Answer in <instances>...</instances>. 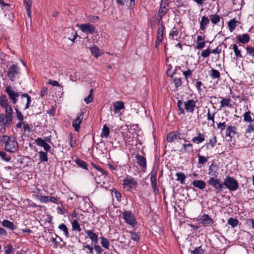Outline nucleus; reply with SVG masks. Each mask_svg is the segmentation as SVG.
<instances>
[{
    "label": "nucleus",
    "instance_id": "1",
    "mask_svg": "<svg viewBox=\"0 0 254 254\" xmlns=\"http://www.w3.org/2000/svg\"><path fill=\"white\" fill-rule=\"evenodd\" d=\"M223 187L225 186L230 191H235L239 187L237 180L232 177L226 176L223 183Z\"/></svg>",
    "mask_w": 254,
    "mask_h": 254
},
{
    "label": "nucleus",
    "instance_id": "2",
    "mask_svg": "<svg viewBox=\"0 0 254 254\" xmlns=\"http://www.w3.org/2000/svg\"><path fill=\"white\" fill-rule=\"evenodd\" d=\"M207 183L215 189L217 193L220 192L223 190V183H221V180L219 179L211 177L208 181Z\"/></svg>",
    "mask_w": 254,
    "mask_h": 254
},
{
    "label": "nucleus",
    "instance_id": "3",
    "mask_svg": "<svg viewBox=\"0 0 254 254\" xmlns=\"http://www.w3.org/2000/svg\"><path fill=\"white\" fill-rule=\"evenodd\" d=\"M19 72V69L17 64H13L8 68L7 76L11 81H14L15 76Z\"/></svg>",
    "mask_w": 254,
    "mask_h": 254
},
{
    "label": "nucleus",
    "instance_id": "4",
    "mask_svg": "<svg viewBox=\"0 0 254 254\" xmlns=\"http://www.w3.org/2000/svg\"><path fill=\"white\" fill-rule=\"evenodd\" d=\"M123 218L126 221V222L130 225L131 226L134 227L136 224L137 222L133 214L130 211H124L123 213Z\"/></svg>",
    "mask_w": 254,
    "mask_h": 254
},
{
    "label": "nucleus",
    "instance_id": "5",
    "mask_svg": "<svg viewBox=\"0 0 254 254\" xmlns=\"http://www.w3.org/2000/svg\"><path fill=\"white\" fill-rule=\"evenodd\" d=\"M77 26L86 34H93L95 31V27L90 23L77 24Z\"/></svg>",
    "mask_w": 254,
    "mask_h": 254
},
{
    "label": "nucleus",
    "instance_id": "6",
    "mask_svg": "<svg viewBox=\"0 0 254 254\" xmlns=\"http://www.w3.org/2000/svg\"><path fill=\"white\" fill-rule=\"evenodd\" d=\"M5 149L10 152H14L17 150V142L15 140H12L11 138L8 137L7 141L5 143Z\"/></svg>",
    "mask_w": 254,
    "mask_h": 254
},
{
    "label": "nucleus",
    "instance_id": "7",
    "mask_svg": "<svg viewBox=\"0 0 254 254\" xmlns=\"http://www.w3.org/2000/svg\"><path fill=\"white\" fill-rule=\"evenodd\" d=\"M5 91L7 93L9 98L12 101V102L15 104L17 101V98L19 96V93L14 91L10 86L6 87Z\"/></svg>",
    "mask_w": 254,
    "mask_h": 254
},
{
    "label": "nucleus",
    "instance_id": "8",
    "mask_svg": "<svg viewBox=\"0 0 254 254\" xmlns=\"http://www.w3.org/2000/svg\"><path fill=\"white\" fill-rule=\"evenodd\" d=\"M84 116V112H80L77 115L75 119L72 121V125L76 131H78L80 128V124L81 123Z\"/></svg>",
    "mask_w": 254,
    "mask_h": 254
},
{
    "label": "nucleus",
    "instance_id": "9",
    "mask_svg": "<svg viewBox=\"0 0 254 254\" xmlns=\"http://www.w3.org/2000/svg\"><path fill=\"white\" fill-rule=\"evenodd\" d=\"M31 101L30 96L26 93H23L20 96V106H24V109L26 110L29 107Z\"/></svg>",
    "mask_w": 254,
    "mask_h": 254
},
{
    "label": "nucleus",
    "instance_id": "10",
    "mask_svg": "<svg viewBox=\"0 0 254 254\" xmlns=\"http://www.w3.org/2000/svg\"><path fill=\"white\" fill-rule=\"evenodd\" d=\"M199 221L202 225L204 227L211 226L214 224L213 219L208 214H204L202 215L200 217Z\"/></svg>",
    "mask_w": 254,
    "mask_h": 254
},
{
    "label": "nucleus",
    "instance_id": "11",
    "mask_svg": "<svg viewBox=\"0 0 254 254\" xmlns=\"http://www.w3.org/2000/svg\"><path fill=\"white\" fill-rule=\"evenodd\" d=\"M36 197L41 202L47 203L49 202H52L55 203H57L58 201L57 198L50 196H43L41 195H36Z\"/></svg>",
    "mask_w": 254,
    "mask_h": 254
},
{
    "label": "nucleus",
    "instance_id": "12",
    "mask_svg": "<svg viewBox=\"0 0 254 254\" xmlns=\"http://www.w3.org/2000/svg\"><path fill=\"white\" fill-rule=\"evenodd\" d=\"M35 142L37 145L43 147L44 150L46 152L50 151L51 146L42 138H37L35 139Z\"/></svg>",
    "mask_w": 254,
    "mask_h": 254
},
{
    "label": "nucleus",
    "instance_id": "13",
    "mask_svg": "<svg viewBox=\"0 0 254 254\" xmlns=\"http://www.w3.org/2000/svg\"><path fill=\"white\" fill-rule=\"evenodd\" d=\"M185 109L187 112L193 113L195 107V102L193 99H190L185 103Z\"/></svg>",
    "mask_w": 254,
    "mask_h": 254
},
{
    "label": "nucleus",
    "instance_id": "14",
    "mask_svg": "<svg viewBox=\"0 0 254 254\" xmlns=\"http://www.w3.org/2000/svg\"><path fill=\"white\" fill-rule=\"evenodd\" d=\"M5 112V121L7 125H10L13 119L12 110L10 106L4 108Z\"/></svg>",
    "mask_w": 254,
    "mask_h": 254
},
{
    "label": "nucleus",
    "instance_id": "15",
    "mask_svg": "<svg viewBox=\"0 0 254 254\" xmlns=\"http://www.w3.org/2000/svg\"><path fill=\"white\" fill-rule=\"evenodd\" d=\"M135 158L137 164L143 169H146L147 166V162L145 157L139 154H136L135 155Z\"/></svg>",
    "mask_w": 254,
    "mask_h": 254
},
{
    "label": "nucleus",
    "instance_id": "16",
    "mask_svg": "<svg viewBox=\"0 0 254 254\" xmlns=\"http://www.w3.org/2000/svg\"><path fill=\"white\" fill-rule=\"evenodd\" d=\"M180 133L178 131H172L168 134L167 140L168 142H172L177 139H181Z\"/></svg>",
    "mask_w": 254,
    "mask_h": 254
},
{
    "label": "nucleus",
    "instance_id": "17",
    "mask_svg": "<svg viewBox=\"0 0 254 254\" xmlns=\"http://www.w3.org/2000/svg\"><path fill=\"white\" fill-rule=\"evenodd\" d=\"M150 181L151 186L155 193L158 192L159 190L157 187L156 172H151L150 174Z\"/></svg>",
    "mask_w": 254,
    "mask_h": 254
},
{
    "label": "nucleus",
    "instance_id": "18",
    "mask_svg": "<svg viewBox=\"0 0 254 254\" xmlns=\"http://www.w3.org/2000/svg\"><path fill=\"white\" fill-rule=\"evenodd\" d=\"M114 112L115 113H119L125 108L124 103L121 101H116L113 104Z\"/></svg>",
    "mask_w": 254,
    "mask_h": 254
},
{
    "label": "nucleus",
    "instance_id": "19",
    "mask_svg": "<svg viewBox=\"0 0 254 254\" xmlns=\"http://www.w3.org/2000/svg\"><path fill=\"white\" fill-rule=\"evenodd\" d=\"M236 127L235 126H229L226 129L225 135L231 139L236 134Z\"/></svg>",
    "mask_w": 254,
    "mask_h": 254
},
{
    "label": "nucleus",
    "instance_id": "20",
    "mask_svg": "<svg viewBox=\"0 0 254 254\" xmlns=\"http://www.w3.org/2000/svg\"><path fill=\"white\" fill-rule=\"evenodd\" d=\"M205 136L204 133L198 132L197 133V136L193 137L191 140L194 143L199 144L205 140Z\"/></svg>",
    "mask_w": 254,
    "mask_h": 254
},
{
    "label": "nucleus",
    "instance_id": "21",
    "mask_svg": "<svg viewBox=\"0 0 254 254\" xmlns=\"http://www.w3.org/2000/svg\"><path fill=\"white\" fill-rule=\"evenodd\" d=\"M209 23V20L206 16H203L201 17L200 22V29L202 31H205L206 28Z\"/></svg>",
    "mask_w": 254,
    "mask_h": 254
},
{
    "label": "nucleus",
    "instance_id": "22",
    "mask_svg": "<svg viewBox=\"0 0 254 254\" xmlns=\"http://www.w3.org/2000/svg\"><path fill=\"white\" fill-rule=\"evenodd\" d=\"M193 187H196L200 190H203L206 188V183L202 180H194L192 182Z\"/></svg>",
    "mask_w": 254,
    "mask_h": 254
},
{
    "label": "nucleus",
    "instance_id": "23",
    "mask_svg": "<svg viewBox=\"0 0 254 254\" xmlns=\"http://www.w3.org/2000/svg\"><path fill=\"white\" fill-rule=\"evenodd\" d=\"M208 174L212 177L216 178L218 175L217 172V166L214 164H212L208 169Z\"/></svg>",
    "mask_w": 254,
    "mask_h": 254
},
{
    "label": "nucleus",
    "instance_id": "24",
    "mask_svg": "<svg viewBox=\"0 0 254 254\" xmlns=\"http://www.w3.org/2000/svg\"><path fill=\"white\" fill-rule=\"evenodd\" d=\"M1 225L3 227L12 231H13L16 229V226L14 225L13 223L8 220H3L1 222Z\"/></svg>",
    "mask_w": 254,
    "mask_h": 254
},
{
    "label": "nucleus",
    "instance_id": "25",
    "mask_svg": "<svg viewBox=\"0 0 254 254\" xmlns=\"http://www.w3.org/2000/svg\"><path fill=\"white\" fill-rule=\"evenodd\" d=\"M85 232L92 242L95 244H97L98 243V235L91 230H87Z\"/></svg>",
    "mask_w": 254,
    "mask_h": 254
},
{
    "label": "nucleus",
    "instance_id": "26",
    "mask_svg": "<svg viewBox=\"0 0 254 254\" xmlns=\"http://www.w3.org/2000/svg\"><path fill=\"white\" fill-rule=\"evenodd\" d=\"M184 141L185 142H188V141H187L186 139H184ZM182 150H183L184 152L187 153L193 152L192 144L190 143L189 141L188 143L183 144L182 145Z\"/></svg>",
    "mask_w": 254,
    "mask_h": 254
},
{
    "label": "nucleus",
    "instance_id": "27",
    "mask_svg": "<svg viewBox=\"0 0 254 254\" xmlns=\"http://www.w3.org/2000/svg\"><path fill=\"white\" fill-rule=\"evenodd\" d=\"M239 22L236 20V18H233L230 20L228 22V26L229 27V29L231 32H232L236 27L239 24Z\"/></svg>",
    "mask_w": 254,
    "mask_h": 254
},
{
    "label": "nucleus",
    "instance_id": "28",
    "mask_svg": "<svg viewBox=\"0 0 254 254\" xmlns=\"http://www.w3.org/2000/svg\"><path fill=\"white\" fill-rule=\"evenodd\" d=\"M209 74L212 79H220V73L218 70L212 68L211 70H210L209 71Z\"/></svg>",
    "mask_w": 254,
    "mask_h": 254
},
{
    "label": "nucleus",
    "instance_id": "29",
    "mask_svg": "<svg viewBox=\"0 0 254 254\" xmlns=\"http://www.w3.org/2000/svg\"><path fill=\"white\" fill-rule=\"evenodd\" d=\"M237 39L238 41L242 44L247 43L250 41V37L247 34L239 35L237 37Z\"/></svg>",
    "mask_w": 254,
    "mask_h": 254
},
{
    "label": "nucleus",
    "instance_id": "30",
    "mask_svg": "<svg viewBox=\"0 0 254 254\" xmlns=\"http://www.w3.org/2000/svg\"><path fill=\"white\" fill-rule=\"evenodd\" d=\"M137 184L136 181L134 179H125L124 180V185L128 186L132 189Z\"/></svg>",
    "mask_w": 254,
    "mask_h": 254
},
{
    "label": "nucleus",
    "instance_id": "31",
    "mask_svg": "<svg viewBox=\"0 0 254 254\" xmlns=\"http://www.w3.org/2000/svg\"><path fill=\"white\" fill-rule=\"evenodd\" d=\"M39 159V160L41 162H47L48 160V155L46 152L40 151L38 152Z\"/></svg>",
    "mask_w": 254,
    "mask_h": 254
},
{
    "label": "nucleus",
    "instance_id": "32",
    "mask_svg": "<svg viewBox=\"0 0 254 254\" xmlns=\"http://www.w3.org/2000/svg\"><path fill=\"white\" fill-rule=\"evenodd\" d=\"M0 104L2 108L9 106L8 104L7 98L5 95H2L0 97Z\"/></svg>",
    "mask_w": 254,
    "mask_h": 254
},
{
    "label": "nucleus",
    "instance_id": "33",
    "mask_svg": "<svg viewBox=\"0 0 254 254\" xmlns=\"http://www.w3.org/2000/svg\"><path fill=\"white\" fill-rule=\"evenodd\" d=\"M231 101V99L230 98L225 99L222 98L220 102L221 108L224 107H232V105L230 104Z\"/></svg>",
    "mask_w": 254,
    "mask_h": 254
},
{
    "label": "nucleus",
    "instance_id": "34",
    "mask_svg": "<svg viewBox=\"0 0 254 254\" xmlns=\"http://www.w3.org/2000/svg\"><path fill=\"white\" fill-rule=\"evenodd\" d=\"M75 162L80 167L86 170L88 169L87 163L83 160L80 159V158H76L75 160Z\"/></svg>",
    "mask_w": 254,
    "mask_h": 254
},
{
    "label": "nucleus",
    "instance_id": "35",
    "mask_svg": "<svg viewBox=\"0 0 254 254\" xmlns=\"http://www.w3.org/2000/svg\"><path fill=\"white\" fill-rule=\"evenodd\" d=\"M72 225V229L73 231L80 232L81 229L80 228V226L78 223V222L76 220H74L71 222Z\"/></svg>",
    "mask_w": 254,
    "mask_h": 254
},
{
    "label": "nucleus",
    "instance_id": "36",
    "mask_svg": "<svg viewBox=\"0 0 254 254\" xmlns=\"http://www.w3.org/2000/svg\"><path fill=\"white\" fill-rule=\"evenodd\" d=\"M217 142L216 136H214L213 138L209 140V142L206 143L204 146H205L206 149H209V146H210L211 148H213Z\"/></svg>",
    "mask_w": 254,
    "mask_h": 254
},
{
    "label": "nucleus",
    "instance_id": "37",
    "mask_svg": "<svg viewBox=\"0 0 254 254\" xmlns=\"http://www.w3.org/2000/svg\"><path fill=\"white\" fill-rule=\"evenodd\" d=\"M209 17L211 22L214 24H217L220 21V17L217 14H212Z\"/></svg>",
    "mask_w": 254,
    "mask_h": 254
},
{
    "label": "nucleus",
    "instance_id": "38",
    "mask_svg": "<svg viewBox=\"0 0 254 254\" xmlns=\"http://www.w3.org/2000/svg\"><path fill=\"white\" fill-rule=\"evenodd\" d=\"M110 133V129L107 125H104L102 130L101 136L102 137H107Z\"/></svg>",
    "mask_w": 254,
    "mask_h": 254
},
{
    "label": "nucleus",
    "instance_id": "39",
    "mask_svg": "<svg viewBox=\"0 0 254 254\" xmlns=\"http://www.w3.org/2000/svg\"><path fill=\"white\" fill-rule=\"evenodd\" d=\"M59 228L60 230H61L64 232V234L67 238H68L69 237L68 228L64 224L62 223L60 224L59 226Z\"/></svg>",
    "mask_w": 254,
    "mask_h": 254
},
{
    "label": "nucleus",
    "instance_id": "40",
    "mask_svg": "<svg viewBox=\"0 0 254 254\" xmlns=\"http://www.w3.org/2000/svg\"><path fill=\"white\" fill-rule=\"evenodd\" d=\"M168 9L163 6H160L158 11V17L162 18L168 12Z\"/></svg>",
    "mask_w": 254,
    "mask_h": 254
},
{
    "label": "nucleus",
    "instance_id": "41",
    "mask_svg": "<svg viewBox=\"0 0 254 254\" xmlns=\"http://www.w3.org/2000/svg\"><path fill=\"white\" fill-rule=\"evenodd\" d=\"M233 49L234 50L235 55L237 59L242 58V55L241 54V50L238 49V47L237 45V44L233 45Z\"/></svg>",
    "mask_w": 254,
    "mask_h": 254
},
{
    "label": "nucleus",
    "instance_id": "42",
    "mask_svg": "<svg viewBox=\"0 0 254 254\" xmlns=\"http://www.w3.org/2000/svg\"><path fill=\"white\" fill-rule=\"evenodd\" d=\"M100 238L102 240L101 242L102 246L106 249H109L110 242L108 239L103 237H101Z\"/></svg>",
    "mask_w": 254,
    "mask_h": 254
},
{
    "label": "nucleus",
    "instance_id": "43",
    "mask_svg": "<svg viewBox=\"0 0 254 254\" xmlns=\"http://www.w3.org/2000/svg\"><path fill=\"white\" fill-rule=\"evenodd\" d=\"M130 238L131 240L138 242L140 240V236L137 233L134 232L133 231H129Z\"/></svg>",
    "mask_w": 254,
    "mask_h": 254
},
{
    "label": "nucleus",
    "instance_id": "44",
    "mask_svg": "<svg viewBox=\"0 0 254 254\" xmlns=\"http://www.w3.org/2000/svg\"><path fill=\"white\" fill-rule=\"evenodd\" d=\"M93 89H91L89 91V94L88 96L86 97H85L84 99V102L86 104H89L92 102L93 98Z\"/></svg>",
    "mask_w": 254,
    "mask_h": 254
},
{
    "label": "nucleus",
    "instance_id": "45",
    "mask_svg": "<svg viewBox=\"0 0 254 254\" xmlns=\"http://www.w3.org/2000/svg\"><path fill=\"white\" fill-rule=\"evenodd\" d=\"M228 224L231 226L232 228L236 227L239 223V221L237 219L233 218L232 217H230L228 220L227 222Z\"/></svg>",
    "mask_w": 254,
    "mask_h": 254
},
{
    "label": "nucleus",
    "instance_id": "46",
    "mask_svg": "<svg viewBox=\"0 0 254 254\" xmlns=\"http://www.w3.org/2000/svg\"><path fill=\"white\" fill-rule=\"evenodd\" d=\"M176 176L177 177V180L180 181V182L182 184H183L185 183V181L186 178V177L184 173H183L182 172L177 173L176 174Z\"/></svg>",
    "mask_w": 254,
    "mask_h": 254
},
{
    "label": "nucleus",
    "instance_id": "47",
    "mask_svg": "<svg viewBox=\"0 0 254 254\" xmlns=\"http://www.w3.org/2000/svg\"><path fill=\"white\" fill-rule=\"evenodd\" d=\"M215 113H213L211 114L210 113V111L209 109H207V119L208 121H212L213 124L215 123L214 122V118H215Z\"/></svg>",
    "mask_w": 254,
    "mask_h": 254
},
{
    "label": "nucleus",
    "instance_id": "48",
    "mask_svg": "<svg viewBox=\"0 0 254 254\" xmlns=\"http://www.w3.org/2000/svg\"><path fill=\"white\" fill-rule=\"evenodd\" d=\"M25 9L27 12V16L31 17V7L32 6V2H24Z\"/></svg>",
    "mask_w": 254,
    "mask_h": 254
},
{
    "label": "nucleus",
    "instance_id": "49",
    "mask_svg": "<svg viewBox=\"0 0 254 254\" xmlns=\"http://www.w3.org/2000/svg\"><path fill=\"white\" fill-rule=\"evenodd\" d=\"M250 111L246 112L244 115V119L245 122L251 123L252 122Z\"/></svg>",
    "mask_w": 254,
    "mask_h": 254
},
{
    "label": "nucleus",
    "instance_id": "50",
    "mask_svg": "<svg viewBox=\"0 0 254 254\" xmlns=\"http://www.w3.org/2000/svg\"><path fill=\"white\" fill-rule=\"evenodd\" d=\"M173 81L175 87L178 88L182 85V81L181 78L175 77L173 79Z\"/></svg>",
    "mask_w": 254,
    "mask_h": 254
},
{
    "label": "nucleus",
    "instance_id": "51",
    "mask_svg": "<svg viewBox=\"0 0 254 254\" xmlns=\"http://www.w3.org/2000/svg\"><path fill=\"white\" fill-rule=\"evenodd\" d=\"M197 156L198 158V163L200 164L203 165L205 164L208 161V157H205L204 156H201L200 154H198Z\"/></svg>",
    "mask_w": 254,
    "mask_h": 254
},
{
    "label": "nucleus",
    "instance_id": "52",
    "mask_svg": "<svg viewBox=\"0 0 254 254\" xmlns=\"http://www.w3.org/2000/svg\"><path fill=\"white\" fill-rule=\"evenodd\" d=\"M165 28L163 24V22H162L158 28L157 36H163Z\"/></svg>",
    "mask_w": 254,
    "mask_h": 254
},
{
    "label": "nucleus",
    "instance_id": "53",
    "mask_svg": "<svg viewBox=\"0 0 254 254\" xmlns=\"http://www.w3.org/2000/svg\"><path fill=\"white\" fill-rule=\"evenodd\" d=\"M99 49L95 46H94L91 48V52L92 54L96 57H98L99 56Z\"/></svg>",
    "mask_w": 254,
    "mask_h": 254
},
{
    "label": "nucleus",
    "instance_id": "54",
    "mask_svg": "<svg viewBox=\"0 0 254 254\" xmlns=\"http://www.w3.org/2000/svg\"><path fill=\"white\" fill-rule=\"evenodd\" d=\"M204 250L201 247H198L191 252V254H203Z\"/></svg>",
    "mask_w": 254,
    "mask_h": 254
},
{
    "label": "nucleus",
    "instance_id": "55",
    "mask_svg": "<svg viewBox=\"0 0 254 254\" xmlns=\"http://www.w3.org/2000/svg\"><path fill=\"white\" fill-rule=\"evenodd\" d=\"M246 51L247 54L254 58V47L247 46Z\"/></svg>",
    "mask_w": 254,
    "mask_h": 254
},
{
    "label": "nucleus",
    "instance_id": "56",
    "mask_svg": "<svg viewBox=\"0 0 254 254\" xmlns=\"http://www.w3.org/2000/svg\"><path fill=\"white\" fill-rule=\"evenodd\" d=\"M177 107L179 109V111L180 112V114L185 113V109L183 107V102L181 100H179L178 101Z\"/></svg>",
    "mask_w": 254,
    "mask_h": 254
},
{
    "label": "nucleus",
    "instance_id": "57",
    "mask_svg": "<svg viewBox=\"0 0 254 254\" xmlns=\"http://www.w3.org/2000/svg\"><path fill=\"white\" fill-rule=\"evenodd\" d=\"M69 137L70 139L69 145H70V147H75L77 145L76 141V140H73V136L71 133H70L69 134Z\"/></svg>",
    "mask_w": 254,
    "mask_h": 254
},
{
    "label": "nucleus",
    "instance_id": "58",
    "mask_svg": "<svg viewBox=\"0 0 254 254\" xmlns=\"http://www.w3.org/2000/svg\"><path fill=\"white\" fill-rule=\"evenodd\" d=\"M94 166V167L97 170H98V171H99L101 173V175H105L106 176L107 175V173H106V171H105L104 170V169L101 167L99 165H93Z\"/></svg>",
    "mask_w": 254,
    "mask_h": 254
},
{
    "label": "nucleus",
    "instance_id": "59",
    "mask_svg": "<svg viewBox=\"0 0 254 254\" xmlns=\"http://www.w3.org/2000/svg\"><path fill=\"white\" fill-rule=\"evenodd\" d=\"M211 51L209 49H207L201 53V56L203 58H207L209 56Z\"/></svg>",
    "mask_w": 254,
    "mask_h": 254
},
{
    "label": "nucleus",
    "instance_id": "60",
    "mask_svg": "<svg viewBox=\"0 0 254 254\" xmlns=\"http://www.w3.org/2000/svg\"><path fill=\"white\" fill-rule=\"evenodd\" d=\"M16 113V117L18 120L22 122L23 120V116L20 112H19L17 108H15Z\"/></svg>",
    "mask_w": 254,
    "mask_h": 254
},
{
    "label": "nucleus",
    "instance_id": "61",
    "mask_svg": "<svg viewBox=\"0 0 254 254\" xmlns=\"http://www.w3.org/2000/svg\"><path fill=\"white\" fill-rule=\"evenodd\" d=\"M205 41L196 42V48L197 49H202L205 47Z\"/></svg>",
    "mask_w": 254,
    "mask_h": 254
},
{
    "label": "nucleus",
    "instance_id": "62",
    "mask_svg": "<svg viewBox=\"0 0 254 254\" xmlns=\"http://www.w3.org/2000/svg\"><path fill=\"white\" fill-rule=\"evenodd\" d=\"M179 31L176 29L175 28H173V29L170 32L169 36L171 37L172 39H173L174 36H177L178 35Z\"/></svg>",
    "mask_w": 254,
    "mask_h": 254
},
{
    "label": "nucleus",
    "instance_id": "63",
    "mask_svg": "<svg viewBox=\"0 0 254 254\" xmlns=\"http://www.w3.org/2000/svg\"><path fill=\"white\" fill-rule=\"evenodd\" d=\"M183 74L184 75V76L185 77V78L186 79H187L188 78L190 77V76L191 75V74H192V70H191L190 69H188V70L183 71Z\"/></svg>",
    "mask_w": 254,
    "mask_h": 254
},
{
    "label": "nucleus",
    "instance_id": "64",
    "mask_svg": "<svg viewBox=\"0 0 254 254\" xmlns=\"http://www.w3.org/2000/svg\"><path fill=\"white\" fill-rule=\"evenodd\" d=\"M12 251H13L12 246L11 245H8L7 246V248H6V249L5 250L4 254H10Z\"/></svg>",
    "mask_w": 254,
    "mask_h": 254
}]
</instances>
